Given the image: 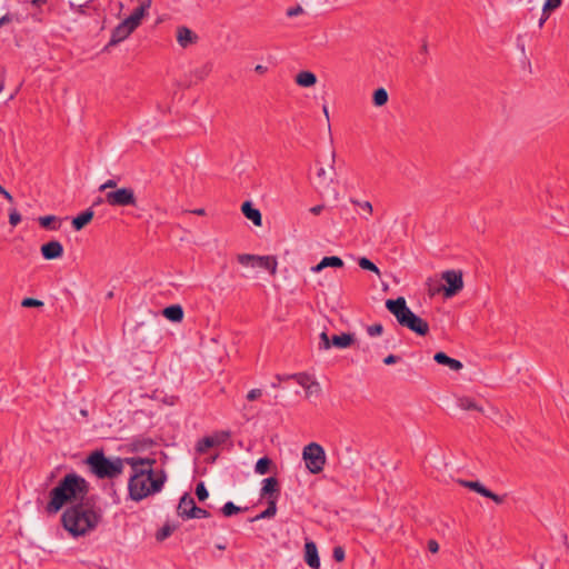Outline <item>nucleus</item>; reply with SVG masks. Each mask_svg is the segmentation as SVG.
I'll list each match as a JSON object with an SVG mask.
<instances>
[{
	"instance_id": "4",
	"label": "nucleus",
	"mask_w": 569,
	"mask_h": 569,
	"mask_svg": "<svg viewBox=\"0 0 569 569\" xmlns=\"http://www.w3.org/2000/svg\"><path fill=\"white\" fill-rule=\"evenodd\" d=\"M387 310L392 313L398 323L417 333L418 336H426L429 332V325L426 320L417 316L408 306L403 297L397 299H388L386 301Z\"/></svg>"
},
{
	"instance_id": "28",
	"label": "nucleus",
	"mask_w": 569,
	"mask_h": 569,
	"mask_svg": "<svg viewBox=\"0 0 569 569\" xmlns=\"http://www.w3.org/2000/svg\"><path fill=\"white\" fill-rule=\"evenodd\" d=\"M372 99H373L375 106H377V107L385 106L388 101L387 90L383 88H378L377 90H375Z\"/></svg>"
},
{
	"instance_id": "5",
	"label": "nucleus",
	"mask_w": 569,
	"mask_h": 569,
	"mask_svg": "<svg viewBox=\"0 0 569 569\" xmlns=\"http://www.w3.org/2000/svg\"><path fill=\"white\" fill-rule=\"evenodd\" d=\"M86 463L99 479H113L122 473L126 459H110L102 450H96L87 457Z\"/></svg>"
},
{
	"instance_id": "40",
	"label": "nucleus",
	"mask_w": 569,
	"mask_h": 569,
	"mask_svg": "<svg viewBox=\"0 0 569 569\" xmlns=\"http://www.w3.org/2000/svg\"><path fill=\"white\" fill-rule=\"evenodd\" d=\"M21 306L24 308H36V307H42L43 302L41 300L34 299V298H24L21 301Z\"/></svg>"
},
{
	"instance_id": "30",
	"label": "nucleus",
	"mask_w": 569,
	"mask_h": 569,
	"mask_svg": "<svg viewBox=\"0 0 569 569\" xmlns=\"http://www.w3.org/2000/svg\"><path fill=\"white\" fill-rule=\"evenodd\" d=\"M271 466V460L268 457H262L258 459L254 466V471L258 475H266L269 472Z\"/></svg>"
},
{
	"instance_id": "64",
	"label": "nucleus",
	"mask_w": 569,
	"mask_h": 569,
	"mask_svg": "<svg viewBox=\"0 0 569 569\" xmlns=\"http://www.w3.org/2000/svg\"><path fill=\"white\" fill-rule=\"evenodd\" d=\"M17 92H18V89L13 93H10V97L8 98V101L13 100L16 94H17Z\"/></svg>"
},
{
	"instance_id": "31",
	"label": "nucleus",
	"mask_w": 569,
	"mask_h": 569,
	"mask_svg": "<svg viewBox=\"0 0 569 569\" xmlns=\"http://www.w3.org/2000/svg\"><path fill=\"white\" fill-rule=\"evenodd\" d=\"M458 406L462 410H476V411H482V408L479 407L471 398L462 397L458 399Z\"/></svg>"
},
{
	"instance_id": "34",
	"label": "nucleus",
	"mask_w": 569,
	"mask_h": 569,
	"mask_svg": "<svg viewBox=\"0 0 569 569\" xmlns=\"http://www.w3.org/2000/svg\"><path fill=\"white\" fill-rule=\"evenodd\" d=\"M214 447L211 436L203 437L197 443V451L204 453L208 449Z\"/></svg>"
},
{
	"instance_id": "22",
	"label": "nucleus",
	"mask_w": 569,
	"mask_h": 569,
	"mask_svg": "<svg viewBox=\"0 0 569 569\" xmlns=\"http://www.w3.org/2000/svg\"><path fill=\"white\" fill-rule=\"evenodd\" d=\"M162 315L172 322H180L183 319V309L180 305L166 307Z\"/></svg>"
},
{
	"instance_id": "24",
	"label": "nucleus",
	"mask_w": 569,
	"mask_h": 569,
	"mask_svg": "<svg viewBox=\"0 0 569 569\" xmlns=\"http://www.w3.org/2000/svg\"><path fill=\"white\" fill-rule=\"evenodd\" d=\"M277 513V498L268 499V507L266 510L260 512L259 515L254 516L250 519L251 522L259 521L262 519H270L274 517Z\"/></svg>"
},
{
	"instance_id": "33",
	"label": "nucleus",
	"mask_w": 569,
	"mask_h": 569,
	"mask_svg": "<svg viewBox=\"0 0 569 569\" xmlns=\"http://www.w3.org/2000/svg\"><path fill=\"white\" fill-rule=\"evenodd\" d=\"M358 264L363 270L372 271V272L377 273L378 276L380 274L379 268L371 260H369L366 257H361L358 260Z\"/></svg>"
},
{
	"instance_id": "11",
	"label": "nucleus",
	"mask_w": 569,
	"mask_h": 569,
	"mask_svg": "<svg viewBox=\"0 0 569 569\" xmlns=\"http://www.w3.org/2000/svg\"><path fill=\"white\" fill-rule=\"evenodd\" d=\"M136 29L128 24L126 20L120 22L111 33L110 41L108 46H116L120 43L121 41L126 40Z\"/></svg>"
},
{
	"instance_id": "53",
	"label": "nucleus",
	"mask_w": 569,
	"mask_h": 569,
	"mask_svg": "<svg viewBox=\"0 0 569 569\" xmlns=\"http://www.w3.org/2000/svg\"><path fill=\"white\" fill-rule=\"evenodd\" d=\"M549 16H550V12H545V11L542 10V14H541V17H540V19H539V22H538L539 28H542V27H543V24L546 23V21H547V20H548V18H549Z\"/></svg>"
},
{
	"instance_id": "36",
	"label": "nucleus",
	"mask_w": 569,
	"mask_h": 569,
	"mask_svg": "<svg viewBox=\"0 0 569 569\" xmlns=\"http://www.w3.org/2000/svg\"><path fill=\"white\" fill-rule=\"evenodd\" d=\"M241 511V508L236 506L232 501H228L221 508V512L224 517H231Z\"/></svg>"
},
{
	"instance_id": "44",
	"label": "nucleus",
	"mask_w": 569,
	"mask_h": 569,
	"mask_svg": "<svg viewBox=\"0 0 569 569\" xmlns=\"http://www.w3.org/2000/svg\"><path fill=\"white\" fill-rule=\"evenodd\" d=\"M118 186V182L114 180V179H108L104 183H102L100 187H99V191H106L111 189V190H116L118 189L117 188Z\"/></svg>"
},
{
	"instance_id": "60",
	"label": "nucleus",
	"mask_w": 569,
	"mask_h": 569,
	"mask_svg": "<svg viewBox=\"0 0 569 569\" xmlns=\"http://www.w3.org/2000/svg\"><path fill=\"white\" fill-rule=\"evenodd\" d=\"M335 159H336V152H335V151H332V153H331V162H332V163H331V166H330L332 170H335V167H333V164H335Z\"/></svg>"
},
{
	"instance_id": "49",
	"label": "nucleus",
	"mask_w": 569,
	"mask_h": 569,
	"mask_svg": "<svg viewBox=\"0 0 569 569\" xmlns=\"http://www.w3.org/2000/svg\"><path fill=\"white\" fill-rule=\"evenodd\" d=\"M261 395H262V391L260 389H251L247 395V399L249 401H253V400L258 399Z\"/></svg>"
},
{
	"instance_id": "50",
	"label": "nucleus",
	"mask_w": 569,
	"mask_h": 569,
	"mask_svg": "<svg viewBox=\"0 0 569 569\" xmlns=\"http://www.w3.org/2000/svg\"><path fill=\"white\" fill-rule=\"evenodd\" d=\"M399 360H400V357H399V356H396V355H389V356H387V357L383 359V363H385V365H387V366H390V365L397 363Z\"/></svg>"
},
{
	"instance_id": "55",
	"label": "nucleus",
	"mask_w": 569,
	"mask_h": 569,
	"mask_svg": "<svg viewBox=\"0 0 569 569\" xmlns=\"http://www.w3.org/2000/svg\"><path fill=\"white\" fill-rule=\"evenodd\" d=\"M323 210V206H315L310 209V212L313 213V214H319L321 211Z\"/></svg>"
},
{
	"instance_id": "2",
	"label": "nucleus",
	"mask_w": 569,
	"mask_h": 569,
	"mask_svg": "<svg viewBox=\"0 0 569 569\" xmlns=\"http://www.w3.org/2000/svg\"><path fill=\"white\" fill-rule=\"evenodd\" d=\"M89 482L76 472L63 476L49 492L46 511L49 515L58 513L67 505H76L88 499Z\"/></svg>"
},
{
	"instance_id": "14",
	"label": "nucleus",
	"mask_w": 569,
	"mask_h": 569,
	"mask_svg": "<svg viewBox=\"0 0 569 569\" xmlns=\"http://www.w3.org/2000/svg\"><path fill=\"white\" fill-rule=\"evenodd\" d=\"M196 507L194 499L189 493H183V496L180 498L177 513L182 519H192V511Z\"/></svg>"
},
{
	"instance_id": "37",
	"label": "nucleus",
	"mask_w": 569,
	"mask_h": 569,
	"mask_svg": "<svg viewBox=\"0 0 569 569\" xmlns=\"http://www.w3.org/2000/svg\"><path fill=\"white\" fill-rule=\"evenodd\" d=\"M196 496L200 501H204L209 497V492L203 482H199L196 487Z\"/></svg>"
},
{
	"instance_id": "10",
	"label": "nucleus",
	"mask_w": 569,
	"mask_h": 569,
	"mask_svg": "<svg viewBox=\"0 0 569 569\" xmlns=\"http://www.w3.org/2000/svg\"><path fill=\"white\" fill-rule=\"evenodd\" d=\"M333 178L328 176L323 167L318 168L315 180V188L320 194L332 193L335 198L338 197V191L332 187Z\"/></svg>"
},
{
	"instance_id": "32",
	"label": "nucleus",
	"mask_w": 569,
	"mask_h": 569,
	"mask_svg": "<svg viewBox=\"0 0 569 569\" xmlns=\"http://www.w3.org/2000/svg\"><path fill=\"white\" fill-rule=\"evenodd\" d=\"M177 529L176 525L166 523L162 528L157 532L156 538L158 541H163L168 537L172 535V532Z\"/></svg>"
},
{
	"instance_id": "12",
	"label": "nucleus",
	"mask_w": 569,
	"mask_h": 569,
	"mask_svg": "<svg viewBox=\"0 0 569 569\" xmlns=\"http://www.w3.org/2000/svg\"><path fill=\"white\" fill-rule=\"evenodd\" d=\"M151 7V0H142L140 6L133 10V12L124 19L128 24H131L134 29H137L142 19L147 16L148 10Z\"/></svg>"
},
{
	"instance_id": "35",
	"label": "nucleus",
	"mask_w": 569,
	"mask_h": 569,
	"mask_svg": "<svg viewBox=\"0 0 569 569\" xmlns=\"http://www.w3.org/2000/svg\"><path fill=\"white\" fill-rule=\"evenodd\" d=\"M230 437L229 431H219L211 436L214 447L226 443Z\"/></svg>"
},
{
	"instance_id": "58",
	"label": "nucleus",
	"mask_w": 569,
	"mask_h": 569,
	"mask_svg": "<svg viewBox=\"0 0 569 569\" xmlns=\"http://www.w3.org/2000/svg\"><path fill=\"white\" fill-rule=\"evenodd\" d=\"M192 213L198 214V216H203L206 213V211H204V209L199 208V209L193 210Z\"/></svg>"
},
{
	"instance_id": "17",
	"label": "nucleus",
	"mask_w": 569,
	"mask_h": 569,
	"mask_svg": "<svg viewBox=\"0 0 569 569\" xmlns=\"http://www.w3.org/2000/svg\"><path fill=\"white\" fill-rule=\"evenodd\" d=\"M198 39L197 34L187 27H179L177 29V41L182 48H187L189 44L196 42Z\"/></svg>"
},
{
	"instance_id": "57",
	"label": "nucleus",
	"mask_w": 569,
	"mask_h": 569,
	"mask_svg": "<svg viewBox=\"0 0 569 569\" xmlns=\"http://www.w3.org/2000/svg\"><path fill=\"white\" fill-rule=\"evenodd\" d=\"M31 3L36 7H41L47 3V0H31Z\"/></svg>"
},
{
	"instance_id": "23",
	"label": "nucleus",
	"mask_w": 569,
	"mask_h": 569,
	"mask_svg": "<svg viewBox=\"0 0 569 569\" xmlns=\"http://www.w3.org/2000/svg\"><path fill=\"white\" fill-rule=\"evenodd\" d=\"M355 341V335L353 333H342V335H335L331 338V347H336L339 349H345L350 347Z\"/></svg>"
},
{
	"instance_id": "52",
	"label": "nucleus",
	"mask_w": 569,
	"mask_h": 569,
	"mask_svg": "<svg viewBox=\"0 0 569 569\" xmlns=\"http://www.w3.org/2000/svg\"><path fill=\"white\" fill-rule=\"evenodd\" d=\"M70 8H71L74 12L80 13V14H83V13H84L86 4H79V6H76L74 3L70 2Z\"/></svg>"
},
{
	"instance_id": "27",
	"label": "nucleus",
	"mask_w": 569,
	"mask_h": 569,
	"mask_svg": "<svg viewBox=\"0 0 569 569\" xmlns=\"http://www.w3.org/2000/svg\"><path fill=\"white\" fill-rule=\"evenodd\" d=\"M297 381H298L299 385H301L307 390L312 391L313 388L316 390L319 389V383L317 381H311L310 376H308L306 373L298 375L297 376Z\"/></svg>"
},
{
	"instance_id": "3",
	"label": "nucleus",
	"mask_w": 569,
	"mask_h": 569,
	"mask_svg": "<svg viewBox=\"0 0 569 569\" xmlns=\"http://www.w3.org/2000/svg\"><path fill=\"white\" fill-rule=\"evenodd\" d=\"M103 517L102 509L86 499L66 508L61 515V523L72 537H82L96 530Z\"/></svg>"
},
{
	"instance_id": "43",
	"label": "nucleus",
	"mask_w": 569,
	"mask_h": 569,
	"mask_svg": "<svg viewBox=\"0 0 569 569\" xmlns=\"http://www.w3.org/2000/svg\"><path fill=\"white\" fill-rule=\"evenodd\" d=\"M332 557L337 562H341L346 557L345 549L341 546L335 547L332 551Z\"/></svg>"
},
{
	"instance_id": "20",
	"label": "nucleus",
	"mask_w": 569,
	"mask_h": 569,
	"mask_svg": "<svg viewBox=\"0 0 569 569\" xmlns=\"http://www.w3.org/2000/svg\"><path fill=\"white\" fill-rule=\"evenodd\" d=\"M433 359L437 363L447 366L453 371H458L463 367L459 360L449 357L447 353L442 351L437 352L433 356Z\"/></svg>"
},
{
	"instance_id": "45",
	"label": "nucleus",
	"mask_w": 569,
	"mask_h": 569,
	"mask_svg": "<svg viewBox=\"0 0 569 569\" xmlns=\"http://www.w3.org/2000/svg\"><path fill=\"white\" fill-rule=\"evenodd\" d=\"M192 519L194 518H208L210 517V512L207 511L206 509H202L200 507H194L193 511H192Z\"/></svg>"
},
{
	"instance_id": "39",
	"label": "nucleus",
	"mask_w": 569,
	"mask_h": 569,
	"mask_svg": "<svg viewBox=\"0 0 569 569\" xmlns=\"http://www.w3.org/2000/svg\"><path fill=\"white\" fill-rule=\"evenodd\" d=\"M562 3V0H546L543 3V11L545 12H552L553 10L558 9Z\"/></svg>"
},
{
	"instance_id": "18",
	"label": "nucleus",
	"mask_w": 569,
	"mask_h": 569,
	"mask_svg": "<svg viewBox=\"0 0 569 569\" xmlns=\"http://www.w3.org/2000/svg\"><path fill=\"white\" fill-rule=\"evenodd\" d=\"M328 267L341 268L343 267V261L337 256L323 257L318 264L311 268V271L318 273Z\"/></svg>"
},
{
	"instance_id": "1",
	"label": "nucleus",
	"mask_w": 569,
	"mask_h": 569,
	"mask_svg": "<svg viewBox=\"0 0 569 569\" xmlns=\"http://www.w3.org/2000/svg\"><path fill=\"white\" fill-rule=\"evenodd\" d=\"M154 462L156 460L150 458H126V463L130 465L133 470L128 483L129 496L132 500L140 501L162 489L166 475L163 471L154 475L152 470Z\"/></svg>"
},
{
	"instance_id": "62",
	"label": "nucleus",
	"mask_w": 569,
	"mask_h": 569,
	"mask_svg": "<svg viewBox=\"0 0 569 569\" xmlns=\"http://www.w3.org/2000/svg\"><path fill=\"white\" fill-rule=\"evenodd\" d=\"M103 201H106V200H104V199H102V198H98V199L93 202V206L100 204V203H102Z\"/></svg>"
},
{
	"instance_id": "26",
	"label": "nucleus",
	"mask_w": 569,
	"mask_h": 569,
	"mask_svg": "<svg viewBox=\"0 0 569 569\" xmlns=\"http://www.w3.org/2000/svg\"><path fill=\"white\" fill-rule=\"evenodd\" d=\"M296 82L300 86V87H305V88H308V87H311L313 84H316L317 82V77L315 73L310 72V71H301L297 74L296 77Z\"/></svg>"
},
{
	"instance_id": "15",
	"label": "nucleus",
	"mask_w": 569,
	"mask_h": 569,
	"mask_svg": "<svg viewBox=\"0 0 569 569\" xmlns=\"http://www.w3.org/2000/svg\"><path fill=\"white\" fill-rule=\"evenodd\" d=\"M305 560L310 568H320V558L318 555L317 546L312 541H307L305 545Z\"/></svg>"
},
{
	"instance_id": "6",
	"label": "nucleus",
	"mask_w": 569,
	"mask_h": 569,
	"mask_svg": "<svg viewBox=\"0 0 569 569\" xmlns=\"http://www.w3.org/2000/svg\"><path fill=\"white\" fill-rule=\"evenodd\" d=\"M302 459L307 469L311 473L317 475L323 470L326 465V452L319 443L311 442L303 448Z\"/></svg>"
},
{
	"instance_id": "13",
	"label": "nucleus",
	"mask_w": 569,
	"mask_h": 569,
	"mask_svg": "<svg viewBox=\"0 0 569 569\" xmlns=\"http://www.w3.org/2000/svg\"><path fill=\"white\" fill-rule=\"evenodd\" d=\"M41 254L46 260H54L59 259L63 254V247L62 244L57 241L52 240L41 246Z\"/></svg>"
},
{
	"instance_id": "19",
	"label": "nucleus",
	"mask_w": 569,
	"mask_h": 569,
	"mask_svg": "<svg viewBox=\"0 0 569 569\" xmlns=\"http://www.w3.org/2000/svg\"><path fill=\"white\" fill-rule=\"evenodd\" d=\"M278 495H279L278 480L274 477L266 478L262 481L261 497L269 496V499H271V498H278Z\"/></svg>"
},
{
	"instance_id": "47",
	"label": "nucleus",
	"mask_w": 569,
	"mask_h": 569,
	"mask_svg": "<svg viewBox=\"0 0 569 569\" xmlns=\"http://www.w3.org/2000/svg\"><path fill=\"white\" fill-rule=\"evenodd\" d=\"M485 497L490 498L496 503H502L505 500V497L496 495L495 492L490 491L489 489L487 490V495Z\"/></svg>"
},
{
	"instance_id": "29",
	"label": "nucleus",
	"mask_w": 569,
	"mask_h": 569,
	"mask_svg": "<svg viewBox=\"0 0 569 569\" xmlns=\"http://www.w3.org/2000/svg\"><path fill=\"white\" fill-rule=\"evenodd\" d=\"M460 483L466 487V488H469L476 492H478L479 495L481 496H486L487 495V488L480 483L479 481H468V480H460Z\"/></svg>"
},
{
	"instance_id": "41",
	"label": "nucleus",
	"mask_w": 569,
	"mask_h": 569,
	"mask_svg": "<svg viewBox=\"0 0 569 569\" xmlns=\"http://www.w3.org/2000/svg\"><path fill=\"white\" fill-rule=\"evenodd\" d=\"M320 342H319V349L327 350L331 347V339L328 337L326 331H322L319 336Z\"/></svg>"
},
{
	"instance_id": "21",
	"label": "nucleus",
	"mask_w": 569,
	"mask_h": 569,
	"mask_svg": "<svg viewBox=\"0 0 569 569\" xmlns=\"http://www.w3.org/2000/svg\"><path fill=\"white\" fill-rule=\"evenodd\" d=\"M92 209H87L77 217L72 219V227L74 230L79 231L84 228L93 218Z\"/></svg>"
},
{
	"instance_id": "61",
	"label": "nucleus",
	"mask_w": 569,
	"mask_h": 569,
	"mask_svg": "<svg viewBox=\"0 0 569 569\" xmlns=\"http://www.w3.org/2000/svg\"><path fill=\"white\" fill-rule=\"evenodd\" d=\"M428 52V47H427V43L425 42L421 47V53L422 54H426Z\"/></svg>"
},
{
	"instance_id": "7",
	"label": "nucleus",
	"mask_w": 569,
	"mask_h": 569,
	"mask_svg": "<svg viewBox=\"0 0 569 569\" xmlns=\"http://www.w3.org/2000/svg\"><path fill=\"white\" fill-rule=\"evenodd\" d=\"M237 260L243 267L261 268L268 270L272 276L277 272L278 262L272 256L241 253L237 256Z\"/></svg>"
},
{
	"instance_id": "16",
	"label": "nucleus",
	"mask_w": 569,
	"mask_h": 569,
	"mask_svg": "<svg viewBox=\"0 0 569 569\" xmlns=\"http://www.w3.org/2000/svg\"><path fill=\"white\" fill-rule=\"evenodd\" d=\"M241 211L243 216L251 220L254 226L260 227L262 224L261 212L254 208L250 201H244L242 203Z\"/></svg>"
},
{
	"instance_id": "48",
	"label": "nucleus",
	"mask_w": 569,
	"mask_h": 569,
	"mask_svg": "<svg viewBox=\"0 0 569 569\" xmlns=\"http://www.w3.org/2000/svg\"><path fill=\"white\" fill-rule=\"evenodd\" d=\"M303 12V9L301 6H296V7H292V8H289L287 10V16L288 17H296V16H299Z\"/></svg>"
},
{
	"instance_id": "8",
	"label": "nucleus",
	"mask_w": 569,
	"mask_h": 569,
	"mask_svg": "<svg viewBox=\"0 0 569 569\" xmlns=\"http://www.w3.org/2000/svg\"><path fill=\"white\" fill-rule=\"evenodd\" d=\"M104 200L112 207H137L138 204L133 189L127 187L107 191Z\"/></svg>"
},
{
	"instance_id": "63",
	"label": "nucleus",
	"mask_w": 569,
	"mask_h": 569,
	"mask_svg": "<svg viewBox=\"0 0 569 569\" xmlns=\"http://www.w3.org/2000/svg\"><path fill=\"white\" fill-rule=\"evenodd\" d=\"M323 113H325L326 118L329 119V111H328L327 106H323Z\"/></svg>"
},
{
	"instance_id": "54",
	"label": "nucleus",
	"mask_w": 569,
	"mask_h": 569,
	"mask_svg": "<svg viewBox=\"0 0 569 569\" xmlns=\"http://www.w3.org/2000/svg\"><path fill=\"white\" fill-rule=\"evenodd\" d=\"M0 194H2L9 202H13V198L10 192H8L1 184H0Z\"/></svg>"
},
{
	"instance_id": "42",
	"label": "nucleus",
	"mask_w": 569,
	"mask_h": 569,
	"mask_svg": "<svg viewBox=\"0 0 569 569\" xmlns=\"http://www.w3.org/2000/svg\"><path fill=\"white\" fill-rule=\"evenodd\" d=\"M21 222V214L16 210L12 209L9 213V223L12 227L18 226Z\"/></svg>"
},
{
	"instance_id": "46",
	"label": "nucleus",
	"mask_w": 569,
	"mask_h": 569,
	"mask_svg": "<svg viewBox=\"0 0 569 569\" xmlns=\"http://www.w3.org/2000/svg\"><path fill=\"white\" fill-rule=\"evenodd\" d=\"M351 202L356 206H359L362 210L367 211L368 214L372 213V206L369 201L360 202L358 200L351 199Z\"/></svg>"
},
{
	"instance_id": "56",
	"label": "nucleus",
	"mask_w": 569,
	"mask_h": 569,
	"mask_svg": "<svg viewBox=\"0 0 569 569\" xmlns=\"http://www.w3.org/2000/svg\"><path fill=\"white\" fill-rule=\"evenodd\" d=\"M267 67L262 66V64H257L256 68H254V71L258 72V73H264L267 72Z\"/></svg>"
},
{
	"instance_id": "9",
	"label": "nucleus",
	"mask_w": 569,
	"mask_h": 569,
	"mask_svg": "<svg viewBox=\"0 0 569 569\" xmlns=\"http://www.w3.org/2000/svg\"><path fill=\"white\" fill-rule=\"evenodd\" d=\"M442 279L447 284L443 288L447 298L456 296L463 288L462 272L460 270H447L442 273Z\"/></svg>"
},
{
	"instance_id": "59",
	"label": "nucleus",
	"mask_w": 569,
	"mask_h": 569,
	"mask_svg": "<svg viewBox=\"0 0 569 569\" xmlns=\"http://www.w3.org/2000/svg\"><path fill=\"white\" fill-rule=\"evenodd\" d=\"M10 21V18L6 14L0 18V26H3L6 22Z\"/></svg>"
},
{
	"instance_id": "38",
	"label": "nucleus",
	"mask_w": 569,
	"mask_h": 569,
	"mask_svg": "<svg viewBox=\"0 0 569 569\" xmlns=\"http://www.w3.org/2000/svg\"><path fill=\"white\" fill-rule=\"evenodd\" d=\"M366 331H367L368 336L377 337V336L382 335L383 327L381 323H375V325L368 326Z\"/></svg>"
},
{
	"instance_id": "25",
	"label": "nucleus",
	"mask_w": 569,
	"mask_h": 569,
	"mask_svg": "<svg viewBox=\"0 0 569 569\" xmlns=\"http://www.w3.org/2000/svg\"><path fill=\"white\" fill-rule=\"evenodd\" d=\"M39 224L48 230H58L61 226V219L57 216H42L38 218Z\"/></svg>"
},
{
	"instance_id": "51",
	"label": "nucleus",
	"mask_w": 569,
	"mask_h": 569,
	"mask_svg": "<svg viewBox=\"0 0 569 569\" xmlns=\"http://www.w3.org/2000/svg\"><path fill=\"white\" fill-rule=\"evenodd\" d=\"M428 550H429L430 552H432V553L438 552V550H439V543H438L436 540H433V539L429 540V541H428Z\"/></svg>"
}]
</instances>
